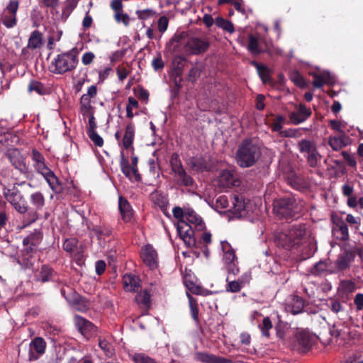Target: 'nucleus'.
I'll return each mask as SVG.
<instances>
[{
    "instance_id": "f257e3e1",
    "label": "nucleus",
    "mask_w": 363,
    "mask_h": 363,
    "mask_svg": "<svg viewBox=\"0 0 363 363\" xmlns=\"http://www.w3.org/2000/svg\"><path fill=\"white\" fill-rule=\"evenodd\" d=\"M276 242L288 250L303 244L308 245L311 250L316 249L314 238L305 224L291 225L289 230L278 235Z\"/></svg>"
},
{
    "instance_id": "f03ea898",
    "label": "nucleus",
    "mask_w": 363,
    "mask_h": 363,
    "mask_svg": "<svg viewBox=\"0 0 363 363\" xmlns=\"http://www.w3.org/2000/svg\"><path fill=\"white\" fill-rule=\"evenodd\" d=\"M259 157V147L248 140L240 144L236 153L237 162L242 167L252 166Z\"/></svg>"
},
{
    "instance_id": "7ed1b4c3",
    "label": "nucleus",
    "mask_w": 363,
    "mask_h": 363,
    "mask_svg": "<svg viewBox=\"0 0 363 363\" xmlns=\"http://www.w3.org/2000/svg\"><path fill=\"white\" fill-rule=\"evenodd\" d=\"M32 159L35 170L43 176L50 187L54 191H58L60 189L58 179L54 172L45 164L43 155L38 150H33L32 151Z\"/></svg>"
},
{
    "instance_id": "20e7f679",
    "label": "nucleus",
    "mask_w": 363,
    "mask_h": 363,
    "mask_svg": "<svg viewBox=\"0 0 363 363\" xmlns=\"http://www.w3.org/2000/svg\"><path fill=\"white\" fill-rule=\"evenodd\" d=\"M78 52L77 49L58 55L52 61L55 67L53 72L56 74H64L76 68L78 64Z\"/></svg>"
},
{
    "instance_id": "39448f33",
    "label": "nucleus",
    "mask_w": 363,
    "mask_h": 363,
    "mask_svg": "<svg viewBox=\"0 0 363 363\" xmlns=\"http://www.w3.org/2000/svg\"><path fill=\"white\" fill-rule=\"evenodd\" d=\"M302 208V205L298 203L293 197H284L276 200L274 203V211L282 217L290 218L298 213Z\"/></svg>"
},
{
    "instance_id": "423d86ee",
    "label": "nucleus",
    "mask_w": 363,
    "mask_h": 363,
    "mask_svg": "<svg viewBox=\"0 0 363 363\" xmlns=\"http://www.w3.org/2000/svg\"><path fill=\"white\" fill-rule=\"evenodd\" d=\"M3 195L18 213L25 214L28 211L26 201L20 191L16 188L13 187L10 189L4 187Z\"/></svg>"
},
{
    "instance_id": "0eeeda50",
    "label": "nucleus",
    "mask_w": 363,
    "mask_h": 363,
    "mask_svg": "<svg viewBox=\"0 0 363 363\" xmlns=\"http://www.w3.org/2000/svg\"><path fill=\"white\" fill-rule=\"evenodd\" d=\"M231 206L228 210L235 218H242L253 211V206L250 201H246L242 196L235 195L230 198Z\"/></svg>"
},
{
    "instance_id": "6e6552de",
    "label": "nucleus",
    "mask_w": 363,
    "mask_h": 363,
    "mask_svg": "<svg viewBox=\"0 0 363 363\" xmlns=\"http://www.w3.org/2000/svg\"><path fill=\"white\" fill-rule=\"evenodd\" d=\"M220 245L223 252V260L229 274L228 281L231 274L235 276L239 272L238 259L235 255V250L227 241H221Z\"/></svg>"
},
{
    "instance_id": "1a4fd4ad",
    "label": "nucleus",
    "mask_w": 363,
    "mask_h": 363,
    "mask_svg": "<svg viewBox=\"0 0 363 363\" xmlns=\"http://www.w3.org/2000/svg\"><path fill=\"white\" fill-rule=\"evenodd\" d=\"M11 164L24 175L26 178H29L31 176V173L29 170L28 165L26 163V159L20 151L17 149H11L7 153Z\"/></svg>"
},
{
    "instance_id": "9d476101",
    "label": "nucleus",
    "mask_w": 363,
    "mask_h": 363,
    "mask_svg": "<svg viewBox=\"0 0 363 363\" xmlns=\"http://www.w3.org/2000/svg\"><path fill=\"white\" fill-rule=\"evenodd\" d=\"M355 257L356 252L353 249L346 250L338 256L334 263V266L331 267L330 274H335L348 269L351 263L354 260Z\"/></svg>"
},
{
    "instance_id": "9b49d317",
    "label": "nucleus",
    "mask_w": 363,
    "mask_h": 363,
    "mask_svg": "<svg viewBox=\"0 0 363 363\" xmlns=\"http://www.w3.org/2000/svg\"><path fill=\"white\" fill-rule=\"evenodd\" d=\"M177 229L181 239L188 247H194L196 245L192 226L186 221L184 220H178Z\"/></svg>"
},
{
    "instance_id": "f8f14e48",
    "label": "nucleus",
    "mask_w": 363,
    "mask_h": 363,
    "mask_svg": "<svg viewBox=\"0 0 363 363\" xmlns=\"http://www.w3.org/2000/svg\"><path fill=\"white\" fill-rule=\"evenodd\" d=\"M46 342L43 338H34L29 344L28 359L30 361L37 360L45 352Z\"/></svg>"
},
{
    "instance_id": "ddd939ff",
    "label": "nucleus",
    "mask_w": 363,
    "mask_h": 363,
    "mask_svg": "<svg viewBox=\"0 0 363 363\" xmlns=\"http://www.w3.org/2000/svg\"><path fill=\"white\" fill-rule=\"evenodd\" d=\"M140 257L145 265L153 269L157 267V253L150 245H146L141 249Z\"/></svg>"
},
{
    "instance_id": "4468645a",
    "label": "nucleus",
    "mask_w": 363,
    "mask_h": 363,
    "mask_svg": "<svg viewBox=\"0 0 363 363\" xmlns=\"http://www.w3.org/2000/svg\"><path fill=\"white\" fill-rule=\"evenodd\" d=\"M208 46L209 44L205 39L191 38L186 42L185 49L192 55H199L204 52Z\"/></svg>"
},
{
    "instance_id": "2eb2a0df",
    "label": "nucleus",
    "mask_w": 363,
    "mask_h": 363,
    "mask_svg": "<svg viewBox=\"0 0 363 363\" xmlns=\"http://www.w3.org/2000/svg\"><path fill=\"white\" fill-rule=\"evenodd\" d=\"M311 111L303 104L296 106V110L289 113V119L291 123L298 125L306 121L311 115Z\"/></svg>"
},
{
    "instance_id": "dca6fc26",
    "label": "nucleus",
    "mask_w": 363,
    "mask_h": 363,
    "mask_svg": "<svg viewBox=\"0 0 363 363\" xmlns=\"http://www.w3.org/2000/svg\"><path fill=\"white\" fill-rule=\"evenodd\" d=\"M313 77V85L315 88H321L325 84H332L335 82V77L328 71L312 72Z\"/></svg>"
},
{
    "instance_id": "f3484780",
    "label": "nucleus",
    "mask_w": 363,
    "mask_h": 363,
    "mask_svg": "<svg viewBox=\"0 0 363 363\" xmlns=\"http://www.w3.org/2000/svg\"><path fill=\"white\" fill-rule=\"evenodd\" d=\"M120 166L122 172L128 177L131 182H139L141 177L138 172V168L130 166L129 162L125 159L122 154L121 159Z\"/></svg>"
},
{
    "instance_id": "a211bd4d",
    "label": "nucleus",
    "mask_w": 363,
    "mask_h": 363,
    "mask_svg": "<svg viewBox=\"0 0 363 363\" xmlns=\"http://www.w3.org/2000/svg\"><path fill=\"white\" fill-rule=\"evenodd\" d=\"M184 220L191 226L194 225L199 230L204 228L205 225L202 218L192 208L185 209Z\"/></svg>"
},
{
    "instance_id": "6ab92c4d",
    "label": "nucleus",
    "mask_w": 363,
    "mask_h": 363,
    "mask_svg": "<svg viewBox=\"0 0 363 363\" xmlns=\"http://www.w3.org/2000/svg\"><path fill=\"white\" fill-rule=\"evenodd\" d=\"M74 323L79 331L84 336L89 335V333L95 330V326L81 316L76 315L74 317Z\"/></svg>"
},
{
    "instance_id": "aec40b11",
    "label": "nucleus",
    "mask_w": 363,
    "mask_h": 363,
    "mask_svg": "<svg viewBox=\"0 0 363 363\" xmlns=\"http://www.w3.org/2000/svg\"><path fill=\"white\" fill-rule=\"evenodd\" d=\"M118 208L122 218L125 222L131 220L133 216V211L129 202L125 198L119 196Z\"/></svg>"
},
{
    "instance_id": "412c9836",
    "label": "nucleus",
    "mask_w": 363,
    "mask_h": 363,
    "mask_svg": "<svg viewBox=\"0 0 363 363\" xmlns=\"http://www.w3.org/2000/svg\"><path fill=\"white\" fill-rule=\"evenodd\" d=\"M196 358L204 363H232L230 359L205 352L197 353Z\"/></svg>"
},
{
    "instance_id": "4be33fe9",
    "label": "nucleus",
    "mask_w": 363,
    "mask_h": 363,
    "mask_svg": "<svg viewBox=\"0 0 363 363\" xmlns=\"http://www.w3.org/2000/svg\"><path fill=\"white\" fill-rule=\"evenodd\" d=\"M348 140L349 138L346 134L330 136L328 138V145L333 150L338 151L348 145Z\"/></svg>"
},
{
    "instance_id": "5701e85b",
    "label": "nucleus",
    "mask_w": 363,
    "mask_h": 363,
    "mask_svg": "<svg viewBox=\"0 0 363 363\" xmlns=\"http://www.w3.org/2000/svg\"><path fill=\"white\" fill-rule=\"evenodd\" d=\"M124 289L126 291H135L140 286L139 278L133 274H125L123 277Z\"/></svg>"
},
{
    "instance_id": "b1692460",
    "label": "nucleus",
    "mask_w": 363,
    "mask_h": 363,
    "mask_svg": "<svg viewBox=\"0 0 363 363\" xmlns=\"http://www.w3.org/2000/svg\"><path fill=\"white\" fill-rule=\"evenodd\" d=\"M174 177L179 185H183L186 187H193L194 185V179L186 173L184 169L176 172Z\"/></svg>"
},
{
    "instance_id": "393cba45",
    "label": "nucleus",
    "mask_w": 363,
    "mask_h": 363,
    "mask_svg": "<svg viewBox=\"0 0 363 363\" xmlns=\"http://www.w3.org/2000/svg\"><path fill=\"white\" fill-rule=\"evenodd\" d=\"M135 137V126L133 123H129L126 125L125 134L122 140L123 147L128 150L132 147Z\"/></svg>"
},
{
    "instance_id": "a878e982",
    "label": "nucleus",
    "mask_w": 363,
    "mask_h": 363,
    "mask_svg": "<svg viewBox=\"0 0 363 363\" xmlns=\"http://www.w3.org/2000/svg\"><path fill=\"white\" fill-rule=\"evenodd\" d=\"M218 182L221 187H229L233 185L235 183L233 174L226 169L221 171L218 176Z\"/></svg>"
},
{
    "instance_id": "bb28decb",
    "label": "nucleus",
    "mask_w": 363,
    "mask_h": 363,
    "mask_svg": "<svg viewBox=\"0 0 363 363\" xmlns=\"http://www.w3.org/2000/svg\"><path fill=\"white\" fill-rule=\"evenodd\" d=\"M247 50L252 55H258L262 52L260 39L257 35L250 34L249 35V43L247 46Z\"/></svg>"
},
{
    "instance_id": "cd10ccee",
    "label": "nucleus",
    "mask_w": 363,
    "mask_h": 363,
    "mask_svg": "<svg viewBox=\"0 0 363 363\" xmlns=\"http://www.w3.org/2000/svg\"><path fill=\"white\" fill-rule=\"evenodd\" d=\"M43 45V34L38 30L33 31L28 39V47L32 50H34L41 48Z\"/></svg>"
},
{
    "instance_id": "c85d7f7f",
    "label": "nucleus",
    "mask_w": 363,
    "mask_h": 363,
    "mask_svg": "<svg viewBox=\"0 0 363 363\" xmlns=\"http://www.w3.org/2000/svg\"><path fill=\"white\" fill-rule=\"evenodd\" d=\"M189 164L191 168L197 172H202L203 170H208L209 166L206 160L202 157H193L190 160Z\"/></svg>"
},
{
    "instance_id": "c756f323",
    "label": "nucleus",
    "mask_w": 363,
    "mask_h": 363,
    "mask_svg": "<svg viewBox=\"0 0 363 363\" xmlns=\"http://www.w3.org/2000/svg\"><path fill=\"white\" fill-rule=\"evenodd\" d=\"M30 202L36 211L41 210L45 206V197L40 191H36L30 194Z\"/></svg>"
},
{
    "instance_id": "7c9ffc66",
    "label": "nucleus",
    "mask_w": 363,
    "mask_h": 363,
    "mask_svg": "<svg viewBox=\"0 0 363 363\" xmlns=\"http://www.w3.org/2000/svg\"><path fill=\"white\" fill-rule=\"evenodd\" d=\"M298 147L299 151L305 155H308L317 149L313 142L306 139L300 140L298 143Z\"/></svg>"
},
{
    "instance_id": "2f4dec72",
    "label": "nucleus",
    "mask_w": 363,
    "mask_h": 363,
    "mask_svg": "<svg viewBox=\"0 0 363 363\" xmlns=\"http://www.w3.org/2000/svg\"><path fill=\"white\" fill-rule=\"evenodd\" d=\"M215 24L223 30L233 33L235 31L234 26L231 21L224 19L222 17H217L215 19Z\"/></svg>"
},
{
    "instance_id": "473e14b6",
    "label": "nucleus",
    "mask_w": 363,
    "mask_h": 363,
    "mask_svg": "<svg viewBox=\"0 0 363 363\" xmlns=\"http://www.w3.org/2000/svg\"><path fill=\"white\" fill-rule=\"evenodd\" d=\"M131 359L135 363H157L155 359L143 352L134 353Z\"/></svg>"
},
{
    "instance_id": "72a5a7b5",
    "label": "nucleus",
    "mask_w": 363,
    "mask_h": 363,
    "mask_svg": "<svg viewBox=\"0 0 363 363\" xmlns=\"http://www.w3.org/2000/svg\"><path fill=\"white\" fill-rule=\"evenodd\" d=\"M53 274V270L48 266L44 265L40 269L38 280L42 282L49 281L52 279Z\"/></svg>"
},
{
    "instance_id": "f704fd0d",
    "label": "nucleus",
    "mask_w": 363,
    "mask_h": 363,
    "mask_svg": "<svg viewBox=\"0 0 363 363\" xmlns=\"http://www.w3.org/2000/svg\"><path fill=\"white\" fill-rule=\"evenodd\" d=\"M252 65L256 67L257 73L262 81L264 83H267L269 80V69L266 66L260 65L256 62H252Z\"/></svg>"
},
{
    "instance_id": "c9c22d12",
    "label": "nucleus",
    "mask_w": 363,
    "mask_h": 363,
    "mask_svg": "<svg viewBox=\"0 0 363 363\" xmlns=\"http://www.w3.org/2000/svg\"><path fill=\"white\" fill-rule=\"evenodd\" d=\"M135 301L139 305L148 308L150 303V295L147 291H142L136 295Z\"/></svg>"
},
{
    "instance_id": "e433bc0d",
    "label": "nucleus",
    "mask_w": 363,
    "mask_h": 363,
    "mask_svg": "<svg viewBox=\"0 0 363 363\" xmlns=\"http://www.w3.org/2000/svg\"><path fill=\"white\" fill-rule=\"evenodd\" d=\"M230 200L229 201L226 196H220L216 200L215 207L218 211H228L230 208Z\"/></svg>"
},
{
    "instance_id": "4c0bfd02",
    "label": "nucleus",
    "mask_w": 363,
    "mask_h": 363,
    "mask_svg": "<svg viewBox=\"0 0 363 363\" xmlns=\"http://www.w3.org/2000/svg\"><path fill=\"white\" fill-rule=\"evenodd\" d=\"M174 65V71L173 74L176 77H179L182 75L183 69L185 65V59L181 57H177L174 58L173 61Z\"/></svg>"
},
{
    "instance_id": "58836bf2",
    "label": "nucleus",
    "mask_w": 363,
    "mask_h": 363,
    "mask_svg": "<svg viewBox=\"0 0 363 363\" xmlns=\"http://www.w3.org/2000/svg\"><path fill=\"white\" fill-rule=\"evenodd\" d=\"M330 270L331 269L328 268V263L326 262L320 261L314 265L311 272L315 276H320L325 272H328L330 273Z\"/></svg>"
},
{
    "instance_id": "ea45409f",
    "label": "nucleus",
    "mask_w": 363,
    "mask_h": 363,
    "mask_svg": "<svg viewBox=\"0 0 363 363\" xmlns=\"http://www.w3.org/2000/svg\"><path fill=\"white\" fill-rule=\"evenodd\" d=\"M262 334L264 337H269V330L272 328V323L269 317H264L262 323L259 324Z\"/></svg>"
},
{
    "instance_id": "a19ab883",
    "label": "nucleus",
    "mask_w": 363,
    "mask_h": 363,
    "mask_svg": "<svg viewBox=\"0 0 363 363\" xmlns=\"http://www.w3.org/2000/svg\"><path fill=\"white\" fill-rule=\"evenodd\" d=\"M2 23L6 28H13L16 24V15L4 12Z\"/></svg>"
},
{
    "instance_id": "79ce46f5",
    "label": "nucleus",
    "mask_w": 363,
    "mask_h": 363,
    "mask_svg": "<svg viewBox=\"0 0 363 363\" xmlns=\"http://www.w3.org/2000/svg\"><path fill=\"white\" fill-rule=\"evenodd\" d=\"M330 332L333 336L341 337L348 333V328L347 326L335 324Z\"/></svg>"
},
{
    "instance_id": "37998d69",
    "label": "nucleus",
    "mask_w": 363,
    "mask_h": 363,
    "mask_svg": "<svg viewBox=\"0 0 363 363\" xmlns=\"http://www.w3.org/2000/svg\"><path fill=\"white\" fill-rule=\"evenodd\" d=\"M170 165L172 171L174 172V174L184 169L179 160V155L176 153L173 154L171 157Z\"/></svg>"
},
{
    "instance_id": "c03bdc74",
    "label": "nucleus",
    "mask_w": 363,
    "mask_h": 363,
    "mask_svg": "<svg viewBox=\"0 0 363 363\" xmlns=\"http://www.w3.org/2000/svg\"><path fill=\"white\" fill-rule=\"evenodd\" d=\"M307 156V162L310 167H315L318 166V164L320 160V155L318 153L317 149L312 152L311 153L308 154Z\"/></svg>"
},
{
    "instance_id": "a18cd8bd",
    "label": "nucleus",
    "mask_w": 363,
    "mask_h": 363,
    "mask_svg": "<svg viewBox=\"0 0 363 363\" xmlns=\"http://www.w3.org/2000/svg\"><path fill=\"white\" fill-rule=\"evenodd\" d=\"M77 240L74 238L66 239L63 243V249L71 254H74L77 248Z\"/></svg>"
},
{
    "instance_id": "49530a36",
    "label": "nucleus",
    "mask_w": 363,
    "mask_h": 363,
    "mask_svg": "<svg viewBox=\"0 0 363 363\" xmlns=\"http://www.w3.org/2000/svg\"><path fill=\"white\" fill-rule=\"evenodd\" d=\"M187 296H188V298H189V306H190V309H191V316H192V318H193V319L194 320L198 321L199 309H198V307H197L196 301L188 293H187Z\"/></svg>"
},
{
    "instance_id": "de8ad7c7",
    "label": "nucleus",
    "mask_w": 363,
    "mask_h": 363,
    "mask_svg": "<svg viewBox=\"0 0 363 363\" xmlns=\"http://www.w3.org/2000/svg\"><path fill=\"white\" fill-rule=\"evenodd\" d=\"M28 91H35L39 95H43L45 93L43 85L37 81H32L28 85Z\"/></svg>"
},
{
    "instance_id": "09e8293b",
    "label": "nucleus",
    "mask_w": 363,
    "mask_h": 363,
    "mask_svg": "<svg viewBox=\"0 0 363 363\" xmlns=\"http://www.w3.org/2000/svg\"><path fill=\"white\" fill-rule=\"evenodd\" d=\"M99 345L107 357H111L113 354V347L107 340H100Z\"/></svg>"
},
{
    "instance_id": "8fccbe9b",
    "label": "nucleus",
    "mask_w": 363,
    "mask_h": 363,
    "mask_svg": "<svg viewBox=\"0 0 363 363\" xmlns=\"http://www.w3.org/2000/svg\"><path fill=\"white\" fill-rule=\"evenodd\" d=\"M87 135L95 145L101 147L104 144L103 138L96 132V130H87Z\"/></svg>"
},
{
    "instance_id": "3c124183",
    "label": "nucleus",
    "mask_w": 363,
    "mask_h": 363,
    "mask_svg": "<svg viewBox=\"0 0 363 363\" xmlns=\"http://www.w3.org/2000/svg\"><path fill=\"white\" fill-rule=\"evenodd\" d=\"M330 125L333 130L337 131L339 135L345 134L344 129L345 128V123L340 121L331 120Z\"/></svg>"
},
{
    "instance_id": "603ef678",
    "label": "nucleus",
    "mask_w": 363,
    "mask_h": 363,
    "mask_svg": "<svg viewBox=\"0 0 363 363\" xmlns=\"http://www.w3.org/2000/svg\"><path fill=\"white\" fill-rule=\"evenodd\" d=\"M294 306L290 310L291 313L294 315L299 313L303 308V301L301 298L296 297L293 299Z\"/></svg>"
},
{
    "instance_id": "864d4df0",
    "label": "nucleus",
    "mask_w": 363,
    "mask_h": 363,
    "mask_svg": "<svg viewBox=\"0 0 363 363\" xmlns=\"http://www.w3.org/2000/svg\"><path fill=\"white\" fill-rule=\"evenodd\" d=\"M151 64L154 70L156 72L162 70L164 66V63L160 53L152 59Z\"/></svg>"
},
{
    "instance_id": "5fc2aeb1",
    "label": "nucleus",
    "mask_w": 363,
    "mask_h": 363,
    "mask_svg": "<svg viewBox=\"0 0 363 363\" xmlns=\"http://www.w3.org/2000/svg\"><path fill=\"white\" fill-rule=\"evenodd\" d=\"M138 18L141 20H147L153 16L156 12L152 9H146L140 10L136 12Z\"/></svg>"
},
{
    "instance_id": "6e6d98bb",
    "label": "nucleus",
    "mask_w": 363,
    "mask_h": 363,
    "mask_svg": "<svg viewBox=\"0 0 363 363\" xmlns=\"http://www.w3.org/2000/svg\"><path fill=\"white\" fill-rule=\"evenodd\" d=\"M290 79L292 82H294L296 85L299 86H303L305 85V81L302 75L298 72H292L290 74Z\"/></svg>"
},
{
    "instance_id": "4d7b16f0",
    "label": "nucleus",
    "mask_w": 363,
    "mask_h": 363,
    "mask_svg": "<svg viewBox=\"0 0 363 363\" xmlns=\"http://www.w3.org/2000/svg\"><path fill=\"white\" fill-rule=\"evenodd\" d=\"M296 339L298 342V344L303 348L306 349L310 345V340L308 337L303 333H300L296 335Z\"/></svg>"
},
{
    "instance_id": "13d9d810",
    "label": "nucleus",
    "mask_w": 363,
    "mask_h": 363,
    "mask_svg": "<svg viewBox=\"0 0 363 363\" xmlns=\"http://www.w3.org/2000/svg\"><path fill=\"white\" fill-rule=\"evenodd\" d=\"M338 227V231L340 233V239L342 241H346L349 239V229L345 223H340Z\"/></svg>"
},
{
    "instance_id": "bf43d9fd",
    "label": "nucleus",
    "mask_w": 363,
    "mask_h": 363,
    "mask_svg": "<svg viewBox=\"0 0 363 363\" xmlns=\"http://www.w3.org/2000/svg\"><path fill=\"white\" fill-rule=\"evenodd\" d=\"M151 200L159 206H164L166 203V199L158 192H154L150 196Z\"/></svg>"
},
{
    "instance_id": "052dcab7",
    "label": "nucleus",
    "mask_w": 363,
    "mask_h": 363,
    "mask_svg": "<svg viewBox=\"0 0 363 363\" xmlns=\"http://www.w3.org/2000/svg\"><path fill=\"white\" fill-rule=\"evenodd\" d=\"M169 24V19L167 16H161L157 21V27L158 30L161 33H164L167 28Z\"/></svg>"
},
{
    "instance_id": "680f3d73",
    "label": "nucleus",
    "mask_w": 363,
    "mask_h": 363,
    "mask_svg": "<svg viewBox=\"0 0 363 363\" xmlns=\"http://www.w3.org/2000/svg\"><path fill=\"white\" fill-rule=\"evenodd\" d=\"M114 18L118 23H123L125 26L129 23V17L127 14L123 13V10L116 12Z\"/></svg>"
},
{
    "instance_id": "e2e57ef3",
    "label": "nucleus",
    "mask_w": 363,
    "mask_h": 363,
    "mask_svg": "<svg viewBox=\"0 0 363 363\" xmlns=\"http://www.w3.org/2000/svg\"><path fill=\"white\" fill-rule=\"evenodd\" d=\"M340 286L342 289L346 293H351L355 290V284L352 281L345 280L341 281Z\"/></svg>"
},
{
    "instance_id": "0e129e2a",
    "label": "nucleus",
    "mask_w": 363,
    "mask_h": 363,
    "mask_svg": "<svg viewBox=\"0 0 363 363\" xmlns=\"http://www.w3.org/2000/svg\"><path fill=\"white\" fill-rule=\"evenodd\" d=\"M341 154L350 166L352 167H355L357 166V161L354 155L350 154L346 151H342Z\"/></svg>"
},
{
    "instance_id": "69168bd1",
    "label": "nucleus",
    "mask_w": 363,
    "mask_h": 363,
    "mask_svg": "<svg viewBox=\"0 0 363 363\" xmlns=\"http://www.w3.org/2000/svg\"><path fill=\"white\" fill-rule=\"evenodd\" d=\"M243 287L238 280L229 281L227 286V291L230 292H238Z\"/></svg>"
},
{
    "instance_id": "338daca9",
    "label": "nucleus",
    "mask_w": 363,
    "mask_h": 363,
    "mask_svg": "<svg viewBox=\"0 0 363 363\" xmlns=\"http://www.w3.org/2000/svg\"><path fill=\"white\" fill-rule=\"evenodd\" d=\"M95 58V55L92 52H86L82 57V62L84 65H90Z\"/></svg>"
},
{
    "instance_id": "774afa93",
    "label": "nucleus",
    "mask_w": 363,
    "mask_h": 363,
    "mask_svg": "<svg viewBox=\"0 0 363 363\" xmlns=\"http://www.w3.org/2000/svg\"><path fill=\"white\" fill-rule=\"evenodd\" d=\"M354 186L352 184L347 182L342 186V193L344 196L348 197L352 195Z\"/></svg>"
}]
</instances>
